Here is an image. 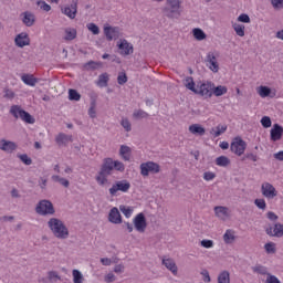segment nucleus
<instances>
[{
	"instance_id": "14",
	"label": "nucleus",
	"mask_w": 283,
	"mask_h": 283,
	"mask_svg": "<svg viewBox=\"0 0 283 283\" xmlns=\"http://www.w3.org/2000/svg\"><path fill=\"white\" fill-rule=\"evenodd\" d=\"M170 9H166V17H168V19H180V15L182 14V11L180 10V1H170Z\"/></svg>"
},
{
	"instance_id": "33",
	"label": "nucleus",
	"mask_w": 283,
	"mask_h": 283,
	"mask_svg": "<svg viewBox=\"0 0 283 283\" xmlns=\"http://www.w3.org/2000/svg\"><path fill=\"white\" fill-rule=\"evenodd\" d=\"M224 132H227V125H218L217 127L210 129V134L213 136V138L222 136Z\"/></svg>"
},
{
	"instance_id": "23",
	"label": "nucleus",
	"mask_w": 283,
	"mask_h": 283,
	"mask_svg": "<svg viewBox=\"0 0 283 283\" xmlns=\"http://www.w3.org/2000/svg\"><path fill=\"white\" fill-rule=\"evenodd\" d=\"M101 171H103L104 174H108V176H111L112 171H114V159L105 158L101 167Z\"/></svg>"
},
{
	"instance_id": "19",
	"label": "nucleus",
	"mask_w": 283,
	"mask_h": 283,
	"mask_svg": "<svg viewBox=\"0 0 283 283\" xmlns=\"http://www.w3.org/2000/svg\"><path fill=\"white\" fill-rule=\"evenodd\" d=\"M108 222H112V224H123V216H120L118 208L114 207L111 209L108 213Z\"/></svg>"
},
{
	"instance_id": "27",
	"label": "nucleus",
	"mask_w": 283,
	"mask_h": 283,
	"mask_svg": "<svg viewBox=\"0 0 283 283\" xmlns=\"http://www.w3.org/2000/svg\"><path fill=\"white\" fill-rule=\"evenodd\" d=\"M21 81L24 83V85H29L30 87H34V85L39 83V80H36V77H34L32 74L22 75Z\"/></svg>"
},
{
	"instance_id": "40",
	"label": "nucleus",
	"mask_w": 283,
	"mask_h": 283,
	"mask_svg": "<svg viewBox=\"0 0 283 283\" xmlns=\"http://www.w3.org/2000/svg\"><path fill=\"white\" fill-rule=\"evenodd\" d=\"M264 250L265 253H268L269 255H273L277 252V248L275 242H268L264 244Z\"/></svg>"
},
{
	"instance_id": "62",
	"label": "nucleus",
	"mask_w": 283,
	"mask_h": 283,
	"mask_svg": "<svg viewBox=\"0 0 283 283\" xmlns=\"http://www.w3.org/2000/svg\"><path fill=\"white\" fill-rule=\"evenodd\" d=\"M3 96L6 98H8L9 101H12V98H14L15 94H14V91L10 90V88H4L3 90Z\"/></svg>"
},
{
	"instance_id": "10",
	"label": "nucleus",
	"mask_w": 283,
	"mask_h": 283,
	"mask_svg": "<svg viewBox=\"0 0 283 283\" xmlns=\"http://www.w3.org/2000/svg\"><path fill=\"white\" fill-rule=\"evenodd\" d=\"M206 65L214 74H218V72H220V64L218 63V56L213 52H209L207 54Z\"/></svg>"
},
{
	"instance_id": "24",
	"label": "nucleus",
	"mask_w": 283,
	"mask_h": 283,
	"mask_svg": "<svg viewBox=\"0 0 283 283\" xmlns=\"http://www.w3.org/2000/svg\"><path fill=\"white\" fill-rule=\"evenodd\" d=\"M188 130L190 132V134H192L193 136H205L206 134V129L205 127H202V125L200 124H192L189 126Z\"/></svg>"
},
{
	"instance_id": "59",
	"label": "nucleus",
	"mask_w": 283,
	"mask_h": 283,
	"mask_svg": "<svg viewBox=\"0 0 283 283\" xmlns=\"http://www.w3.org/2000/svg\"><path fill=\"white\" fill-rule=\"evenodd\" d=\"M214 178H216V172H212V171L203 172V180H206V182H211V180H213Z\"/></svg>"
},
{
	"instance_id": "13",
	"label": "nucleus",
	"mask_w": 283,
	"mask_h": 283,
	"mask_svg": "<svg viewBox=\"0 0 283 283\" xmlns=\"http://www.w3.org/2000/svg\"><path fill=\"white\" fill-rule=\"evenodd\" d=\"M117 48L122 56H129V54H134V45L125 39L117 42Z\"/></svg>"
},
{
	"instance_id": "39",
	"label": "nucleus",
	"mask_w": 283,
	"mask_h": 283,
	"mask_svg": "<svg viewBox=\"0 0 283 283\" xmlns=\"http://www.w3.org/2000/svg\"><path fill=\"white\" fill-rule=\"evenodd\" d=\"M227 92H229L227 86L219 85L216 87V84H213L212 94H214L216 96H224Z\"/></svg>"
},
{
	"instance_id": "43",
	"label": "nucleus",
	"mask_w": 283,
	"mask_h": 283,
	"mask_svg": "<svg viewBox=\"0 0 283 283\" xmlns=\"http://www.w3.org/2000/svg\"><path fill=\"white\" fill-rule=\"evenodd\" d=\"M232 28L237 34V36H244V30H245V27L244 24H240V23H232Z\"/></svg>"
},
{
	"instance_id": "47",
	"label": "nucleus",
	"mask_w": 283,
	"mask_h": 283,
	"mask_svg": "<svg viewBox=\"0 0 283 283\" xmlns=\"http://www.w3.org/2000/svg\"><path fill=\"white\" fill-rule=\"evenodd\" d=\"M69 99L70 101H81V94L76 90H69Z\"/></svg>"
},
{
	"instance_id": "54",
	"label": "nucleus",
	"mask_w": 283,
	"mask_h": 283,
	"mask_svg": "<svg viewBox=\"0 0 283 283\" xmlns=\"http://www.w3.org/2000/svg\"><path fill=\"white\" fill-rule=\"evenodd\" d=\"M118 85H125L127 83V74L125 72H120L117 76Z\"/></svg>"
},
{
	"instance_id": "25",
	"label": "nucleus",
	"mask_w": 283,
	"mask_h": 283,
	"mask_svg": "<svg viewBox=\"0 0 283 283\" xmlns=\"http://www.w3.org/2000/svg\"><path fill=\"white\" fill-rule=\"evenodd\" d=\"M214 213L220 220H227L229 218V208L217 206L214 207Z\"/></svg>"
},
{
	"instance_id": "60",
	"label": "nucleus",
	"mask_w": 283,
	"mask_h": 283,
	"mask_svg": "<svg viewBox=\"0 0 283 283\" xmlns=\"http://www.w3.org/2000/svg\"><path fill=\"white\" fill-rule=\"evenodd\" d=\"M240 23H251V18L247 13H242L238 17Z\"/></svg>"
},
{
	"instance_id": "48",
	"label": "nucleus",
	"mask_w": 283,
	"mask_h": 283,
	"mask_svg": "<svg viewBox=\"0 0 283 283\" xmlns=\"http://www.w3.org/2000/svg\"><path fill=\"white\" fill-rule=\"evenodd\" d=\"M214 242L213 240H209V239H203L200 241V247H202L203 249H213L214 247Z\"/></svg>"
},
{
	"instance_id": "58",
	"label": "nucleus",
	"mask_w": 283,
	"mask_h": 283,
	"mask_svg": "<svg viewBox=\"0 0 283 283\" xmlns=\"http://www.w3.org/2000/svg\"><path fill=\"white\" fill-rule=\"evenodd\" d=\"M120 125L125 132H129L132 129V123L127 118H122Z\"/></svg>"
},
{
	"instance_id": "8",
	"label": "nucleus",
	"mask_w": 283,
	"mask_h": 283,
	"mask_svg": "<svg viewBox=\"0 0 283 283\" xmlns=\"http://www.w3.org/2000/svg\"><path fill=\"white\" fill-rule=\"evenodd\" d=\"M261 193L263 198H266V200H273L274 198H277V189H275V186L269 181H264L261 185Z\"/></svg>"
},
{
	"instance_id": "21",
	"label": "nucleus",
	"mask_w": 283,
	"mask_h": 283,
	"mask_svg": "<svg viewBox=\"0 0 283 283\" xmlns=\"http://www.w3.org/2000/svg\"><path fill=\"white\" fill-rule=\"evenodd\" d=\"M22 17V23L27 25V28H32L34 25L36 18L34 17V13L30 11H25L21 14Z\"/></svg>"
},
{
	"instance_id": "41",
	"label": "nucleus",
	"mask_w": 283,
	"mask_h": 283,
	"mask_svg": "<svg viewBox=\"0 0 283 283\" xmlns=\"http://www.w3.org/2000/svg\"><path fill=\"white\" fill-rule=\"evenodd\" d=\"M256 92L261 98H266L268 96H271V88L269 86H259L256 88Z\"/></svg>"
},
{
	"instance_id": "35",
	"label": "nucleus",
	"mask_w": 283,
	"mask_h": 283,
	"mask_svg": "<svg viewBox=\"0 0 283 283\" xmlns=\"http://www.w3.org/2000/svg\"><path fill=\"white\" fill-rule=\"evenodd\" d=\"M217 283H231V274L229 271H222L219 273Z\"/></svg>"
},
{
	"instance_id": "38",
	"label": "nucleus",
	"mask_w": 283,
	"mask_h": 283,
	"mask_svg": "<svg viewBox=\"0 0 283 283\" xmlns=\"http://www.w3.org/2000/svg\"><path fill=\"white\" fill-rule=\"evenodd\" d=\"M73 276V283H83L85 282V276H83V273L80 270H73L72 271Z\"/></svg>"
},
{
	"instance_id": "50",
	"label": "nucleus",
	"mask_w": 283,
	"mask_h": 283,
	"mask_svg": "<svg viewBox=\"0 0 283 283\" xmlns=\"http://www.w3.org/2000/svg\"><path fill=\"white\" fill-rule=\"evenodd\" d=\"M134 118H149V114L143 109L134 111Z\"/></svg>"
},
{
	"instance_id": "57",
	"label": "nucleus",
	"mask_w": 283,
	"mask_h": 283,
	"mask_svg": "<svg viewBox=\"0 0 283 283\" xmlns=\"http://www.w3.org/2000/svg\"><path fill=\"white\" fill-rule=\"evenodd\" d=\"M88 116L90 118H96V103L92 102L88 108Z\"/></svg>"
},
{
	"instance_id": "32",
	"label": "nucleus",
	"mask_w": 283,
	"mask_h": 283,
	"mask_svg": "<svg viewBox=\"0 0 283 283\" xmlns=\"http://www.w3.org/2000/svg\"><path fill=\"white\" fill-rule=\"evenodd\" d=\"M184 85L187 90H189L190 92H193V94H196V91L198 90V87H196V82L193 81V77L188 76L184 80Z\"/></svg>"
},
{
	"instance_id": "4",
	"label": "nucleus",
	"mask_w": 283,
	"mask_h": 283,
	"mask_svg": "<svg viewBox=\"0 0 283 283\" xmlns=\"http://www.w3.org/2000/svg\"><path fill=\"white\" fill-rule=\"evenodd\" d=\"M132 189V184L127 180H119L112 185V187L108 189L109 196H118V191L122 193H127Z\"/></svg>"
},
{
	"instance_id": "18",
	"label": "nucleus",
	"mask_w": 283,
	"mask_h": 283,
	"mask_svg": "<svg viewBox=\"0 0 283 283\" xmlns=\"http://www.w3.org/2000/svg\"><path fill=\"white\" fill-rule=\"evenodd\" d=\"M104 34L107 41H114L120 36V29L118 27H104Z\"/></svg>"
},
{
	"instance_id": "30",
	"label": "nucleus",
	"mask_w": 283,
	"mask_h": 283,
	"mask_svg": "<svg viewBox=\"0 0 283 283\" xmlns=\"http://www.w3.org/2000/svg\"><path fill=\"white\" fill-rule=\"evenodd\" d=\"M252 273H256V275H266V277L269 276V268L264 266L262 264H256L254 266H252Z\"/></svg>"
},
{
	"instance_id": "42",
	"label": "nucleus",
	"mask_w": 283,
	"mask_h": 283,
	"mask_svg": "<svg viewBox=\"0 0 283 283\" xmlns=\"http://www.w3.org/2000/svg\"><path fill=\"white\" fill-rule=\"evenodd\" d=\"M51 178H52L53 182H59L60 185H62V187H65V188L70 187V180H67L59 175H53Z\"/></svg>"
},
{
	"instance_id": "64",
	"label": "nucleus",
	"mask_w": 283,
	"mask_h": 283,
	"mask_svg": "<svg viewBox=\"0 0 283 283\" xmlns=\"http://www.w3.org/2000/svg\"><path fill=\"white\" fill-rule=\"evenodd\" d=\"M200 275H202V281L206 283L211 282V275H209V271L208 270H202L200 272Z\"/></svg>"
},
{
	"instance_id": "63",
	"label": "nucleus",
	"mask_w": 283,
	"mask_h": 283,
	"mask_svg": "<svg viewBox=\"0 0 283 283\" xmlns=\"http://www.w3.org/2000/svg\"><path fill=\"white\" fill-rule=\"evenodd\" d=\"M265 283H282L280 281V279H277V276L273 275V274H268Z\"/></svg>"
},
{
	"instance_id": "55",
	"label": "nucleus",
	"mask_w": 283,
	"mask_h": 283,
	"mask_svg": "<svg viewBox=\"0 0 283 283\" xmlns=\"http://www.w3.org/2000/svg\"><path fill=\"white\" fill-rule=\"evenodd\" d=\"M98 67H101V62L91 61L85 64L86 70H98Z\"/></svg>"
},
{
	"instance_id": "6",
	"label": "nucleus",
	"mask_w": 283,
	"mask_h": 283,
	"mask_svg": "<svg viewBox=\"0 0 283 283\" xmlns=\"http://www.w3.org/2000/svg\"><path fill=\"white\" fill-rule=\"evenodd\" d=\"M195 94L199 96H203L205 98H211L213 96V83L212 82H203L197 85V91Z\"/></svg>"
},
{
	"instance_id": "2",
	"label": "nucleus",
	"mask_w": 283,
	"mask_h": 283,
	"mask_svg": "<svg viewBox=\"0 0 283 283\" xmlns=\"http://www.w3.org/2000/svg\"><path fill=\"white\" fill-rule=\"evenodd\" d=\"M9 112L11 116L15 118V120L20 119L23 123H28V125H34L35 123L34 117H32L30 113L25 112V109H23V107H21L20 105H12Z\"/></svg>"
},
{
	"instance_id": "15",
	"label": "nucleus",
	"mask_w": 283,
	"mask_h": 283,
	"mask_svg": "<svg viewBox=\"0 0 283 283\" xmlns=\"http://www.w3.org/2000/svg\"><path fill=\"white\" fill-rule=\"evenodd\" d=\"M17 48H27L30 45V34L28 32H21L14 38Z\"/></svg>"
},
{
	"instance_id": "9",
	"label": "nucleus",
	"mask_w": 283,
	"mask_h": 283,
	"mask_svg": "<svg viewBox=\"0 0 283 283\" xmlns=\"http://www.w3.org/2000/svg\"><path fill=\"white\" fill-rule=\"evenodd\" d=\"M61 12L69 19H76V14H78V0H72L71 4H66L61 9Z\"/></svg>"
},
{
	"instance_id": "5",
	"label": "nucleus",
	"mask_w": 283,
	"mask_h": 283,
	"mask_svg": "<svg viewBox=\"0 0 283 283\" xmlns=\"http://www.w3.org/2000/svg\"><path fill=\"white\" fill-rule=\"evenodd\" d=\"M140 174L144 178H147L149 174H160V165L155 161H146L139 166Z\"/></svg>"
},
{
	"instance_id": "7",
	"label": "nucleus",
	"mask_w": 283,
	"mask_h": 283,
	"mask_svg": "<svg viewBox=\"0 0 283 283\" xmlns=\"http://www.w3.org/2000/svg\"><path fill=\"white\" fill-rule=\"evenodd\" d=\"M230 150L235 156H242L247 151V142L242 137L234 138L230 145Z\"/></svg>"
},
{
	"instance_id": "12",
	"label": "nucleus",
	"mask_w": 283,
	"mask_h": 283,
	"mask_svg": "<svg viewBox=\"0 0 283 283\" xmlns=\"http://www.w3.org/2000/svg\"><path fill=\"white\" fill-rule=\"evenodd\" d=\"M266 235L270 238H283V223L275 222L265 229Z\"/></svg>"
},
{
	"instance_id": "51",
	"label": "nucleus",
	"mask_w": 283,
	"mask_h": 283,
	"mask_svg": "<svg viewBox=\"0 0 283 283\" xmlns=\"http://www.w3.org/2000/svg\"><path fill=\"white\" fill-rule=\"evenodd\" d=\"M113 169L123 172L125 171V164H123V161L119 160H113Z\"/></svg>"
},
{
	"instance_id": "17",
	"label": "nucleus",
	"mask_w": 283,
	"mask_h": 283,
	"mask_svg": "<svg viewBox=\"0 0 283 283\" xmlns=\"http://www.w3.org/2000/svg\"><path fill=\"white\" fill-rule=\"evenodd\" d=\"M283 136V127L280 124H274L270 130V139L272 143H277V140H282Z\"/></svg>"
},
{
	"instance_id": "45",
	"label": "nucleus",
	"mask_w": 283,
	"mask_h": 283,
	"mask_svg": "<svg viewBox=\"0 0 283 283\" xmlns=\"http://www.w3.org/2000/svg\"><path fill=\"white\" fill-rule=\"evenodd\" d=\"M48 279L50 282H59L61 281V275H59V272L56 271H49Z\"/></svg>"
},
{
	"instance_id": "52",
	"label": "nucleus",
	"mask_w": 283,
	"mask_h": 283,
	"mask_svg": "<svg viewBox=\"0 0 283 283\" xmlns=\"http://www.w3.org/2000/svg\"><path fill=\"white\" fill-rule=\"evenodd\" d=\"M18 158L21 160V163H23V165H32V158H30L28 154L18 155Z\"/></svg>"
},
{
	"instance_id": "26",
	"label": "nucleus",
	"mask_w": 283,
	"mask_h": 283,
	"mask_svg": "<svg viewBox=\"0 0 283 283\" xmlns=\"http://www.w3.org/2000/svg\"><path fill=\"white\" fill-rule=\"evenodd\" d=\"M97 87H107L109 85V75L107 73H102L98 75L97 81H95Z\"/></svg>"
},
{
	"instance_id": "49",
	"label": "nucleus",
	"mask_w": 283,
	"mask_h": 283,
	"mask_svg": "<svg viewBox=\"0 0 283 283\" xmlns=\"http://www.w3.org/2000/svg\"><path fill=\"white\" fill-rule=\"evenodd\" d=\"M254 205L261 211H266V200H264V199H255L254 200Z\"/></svg>"
},
{
	"instance_id": "37",
	"label": "nucleus",
	"mask_w": 283,
	"mask_h": 283,
	"mask_svg": "<svg viewBox=\"0 0 283 283\" xmlns=\"http://www.w3.org/2000/svg\"><path fill=\"white\" fill-rule=\"evenodd\" d=\"M216 165L218 167H229V165H231V159L227 156H220L216 159Z\"/></svg>"
},
{
	"instance_id": "22",
	"label": "nucleus",
	"mask_w": 283,
	"mask_h": 283,
	"mask_svg": "<svg viewBox=\"0 0 283 283\" xmlns=\"http://www.w3.org/2000/svg\"><path fill=\"white\" fill-rule=\"evenodd\" d=\"M119 156L125 163H129L132 160V148L127 145H122L119 147Z\"/></svg>"
},
{
	"instance_id": "56",
	"label": "nucleus",
	"mask_w": 283,
	"mask_h": 283,
	"mask_svg": "<svg viewBox=\"0 0 283 283\" xmlns=\"http://www.w3.org/2000/svg\"><path fill=\"white\" fill-rule=\"evenodd\" d=\"M38 6H40V8L44 11V12H50V10H52V7L50 4H48V2L40 0L36 2Z\"/></svg>"
},
{
	"instance_id": "28",
	"label": "nucleus",
	"mask_w": 283,
	"mask_h": 283,
	"mask_svg": "<svg viewBox=\"0 0 283 283\" xmlns=\"http://www.w3.org/2000/svg\"><path fill=\"white\" fill-rule=\"evenodd\" d=\"M77 36V31L75 28H65L64 29V41H74Z\"/></svg>"
},
{
	"instance_id": "11",
	"label": "nucleus",
	"mask_w": 283,
	"mask_h": 283,
	"mask_svg": "<svg viewBox=\"0 0 283 283\" xmlns=\"http://www.w3.org/2000/svg\"><path fill=\"white\" fill-rule=\"evenodd\" d=\"M133 224L138 231V233H145V230L147 229V219L145 218V213L139 212L134 219Z\"/></svg>"
},
{
	"instance_id": "1",
	"label": "nucleus",
	"mask_w": 283,
	"mask_h": 283,
	"mask_svg": "<svg viewBox=\"0 0 283 283\" xmlns=\"http://www.w3.org/2000/svg\"><path fill=\"white\" fill-rule=\"evenodd\" d=\"M48 227L57 240H67L70 238V230L63 220L59 218H51L48 221Z\"/></svg>"
},
{
	"instance_id": "46",
	"label": "nucleus",
	"mask_w": 283,
	"mask_h": 283,
	"mask_svg": "<svg viewBox=\"0 0 283 283\" xmlns=\"http://www.w3.org/2000/svg\"><path fill=\"white\" fill-rule=\"evenodd\" d=\"M86 28L90 32H92V34H101V29L94 22L87 23Z\"/></svg>"
},
{
	"instance_id": "53",
	"label": "nucleus",
	"mask_w": 283,
	"mask_h": 283,
	"mask_svg": "<svg viewBox=\"0 0 283 283\" xmlns=\"http://www.w3.org/2000/svg\"><path fill=\"white\" fill-rule=\"evenodd\" d=\"M261 125H262V127H264L265 129H269V127H271V125H272L271 117H269V116H263V117L261 118Z\"/></svg>"
},
{
	"instance_id": "36",
	"label": "nucleus",
	"mask_w": 283,
	"mask_h": 283,
	"mask_svg": "<svg viewBox=\"0 0 283 283\" xmlns=\"http://www.w3.org/2000/svg\"><path fill=\"white\" fill-rule=\"evenodd\" d=\"M192 35L195 36L196 41H205V39H207V33H205V31H202L200 28L193 29Z\"/></svg>"
},
{
	"instance_id": "16",
	"label": "nucleus",
	"mask_w": 283,
	"mask_h": 283,
	"mask_svg": "<svg viewBox=\"0 0 283 283\" xmlns=\"http://www.w3.org/2000/svg\"><path fill=\"white\" fill-rule=\"evenodd\" d=\"M17 143L8 140V139H0V150L4 151L6 154H12L17 151Z\"/></svg>"
},
{
	"instance_id": "34",
	"label": "nucleus",
	"mask_w": 283,
	"mask_h": 283,
	"mask_svg": "<svg viewBox=\"0 0 283 283\" xmlns=\"http://www.w3.org/2000/svg\"><path fill=\"white\" fill-rule=\"evenodd\" d=\"M107 176H109L107 172H103V170H99V172L95 177L97 185H99L101 187L107 185Z\"/></svg>"
},
{
	"instance_id": "20",
	"label": "nucleus",
	"mask_w": 283,
	"mask_h": 283,
	"mask_svg": "<svg viewBox=\"0 0 283 283\" xmlns=\"http://www.w3.org/2000/svg\"><path fill=\"white\" fill-rule=\"evenodd\" d=\"M161 264H164V266H166V269L168 271H170V273H172V275H178V265H176V261H174V259L164 258L161 260Z\"/></svg>"
},
{
	"instance_id": "29",
	"label": "nucleus",
	"mask_w": 283,
	"mask_h": 283,
	"mask_svg": "<svg viewBox=\"0 0 283 283\" xmlns=\"http://www.w3.org/2000/svg\"><path fill=\"white\" fill-rule=\"evenodd\" d=\"M223 242H226V244H233V242H235V231L231 229L226 230Z\"/></svg>"
},
{
	"instance_id": "61",
	"label": "nucleus",
	"mask_w": 283,
	"mask_h": 283,
	"mask_svg": "<svg viewBox=\"0 0 283 283\" xmlns=\"http://www.w3.org/2000/svg\"><path fill=\"white\" fill-rule=\"evenodd\" d=\"M272 8L274 10H282L283 9V0H271Z\"/></svg>"
},
{
	"instance_id": "44",
	"label": "nucleus",
	"mask_w": 283,
	"mask_h": 283,
	"mask_svg": "<svg viewBox=\"0 0 283 283\" xmlns=\"http://www.w3.org/2000/svg\"><path fill=\"white\" fill-rule=\"evenodd\" d=\"M119 211L123 212L125 218H132V216L134 214V208L129 206H119Z\"/></svg>"
},
{
	"instance_id": "31",
	"label": "nucleus",
	"mask_w": 283,
	"mask_h": 283,
	"mask_svg": "<svg viewBox=\"0 0 283 283\" xmlns=\"http://www.w3.org/2000/svg\"><path fill=\"white\" fill-rule=\"evenodd\" d=\"M72 140V136L66 135L64 133H60L56 137H55V143L57 145H67V143H70Z\"/></svg>"
},
{
	"instance_id": "3",
	"label": "nucleus",
	"mask_w": 283,
	"mask_h": 283,
	"mask_svg": "<svg viewBox=\"0 0 283 283\" xmlns=\"http://www.w3.org/2000/svg\"><path fill=\"white\" fill-rule=\"evenodd\" d=\"M35 213H38V216H54L56 210L54 209L52 201L42 199L35 206Z\"/></svg>"
}]
</instances>
